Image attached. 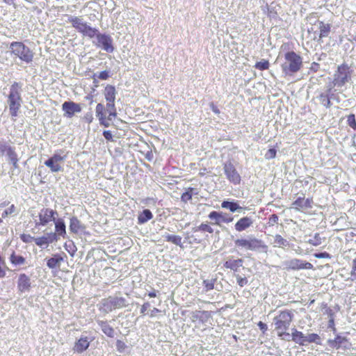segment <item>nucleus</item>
<instances>
[{
  "label": "nucleus",
  "instance_id": "obj_12",
  "mask_svg": "<svg viewBox=\"0 0 356 356\" xmlns=\"http://www.w3.org/2000/svg\"><path fill=\"white\" fill-rule=\"evenodd\" d=\"M285 269L286 270H300L303 269L313 270L312 264L297 258L292 259L285 262Z\"/></svg>",
  "mask_w": 356,
  "mask_h": 356
},
{
  "label": "nucleus",
  "instance_id": "obj_43",
  "mask_svg": "<svg viewBox=\"0 0 356 356\" xmlns=\"http://www.w3.org/2000/svg\"><path fill=\"white\" fill-rule=\"evenodd\" d=\"M19 238L25 243L35 242V237L29 234H22Z\"/></svg>",
  "mask_w": 356,
  "mask_h": 356
},
{
  "label": "nucleus",
  "instance_id": "obj_32",
  "mask_svg": "<svg viewBox=\"0 0 356 356\" xmlns=\"http://www.w3.org/2000/svg\"><path fill=\"white\" fill-rule=\"evenodd\" d=\"M81 106L72 102H65L63 104V110L65 111H81Z\"/></svg>",
  "mask_w": 356,
  "mask_h": 356
},
{
  "label": "nucleus",
  "instance_id": "obj_42",
  "mask_svg": "<svg viewBox=\"0 0 356 356\" xmlns=\"http://www.w3.org/2000/svg\"><path fill=\"white\" fill-rule=\"evenodd\" d=\"M70 229L72 232L76 233L79 229V221L74 218L70 221Z\"/></svg>",
  "mask_w": 356,
  "mask_h": 356
},
{
  "label": "nucleus",
  "instance_id": "obj_25",
  "mask_svg": "<svg viewBox=\"0 0 356 356\" xmlns=\"http://www.w3.org/2000/svg\"><path fill=\"white\" fill-rule=\"evenodd\" d=\"M98 325L100 326L102 332L108 337L113 338L115 335V330L107 321H99Z\"/></svg>",
  "mask_w": 356,
  "mask_h": 356
},
{
  "label": "nucleus",
  "instance_id": "obj_2",
  "mask_svg": "<svg viewBox=\"0 0 356 356\" xmlns=\"http://www.w3.org/2000/svg\"><path fill=\"white\" fill-rule=\"evenodd\" d=\"M302 67V58L293 51L284 54V61L281 65L282 72L285 76H293Z\"/></svg>",
  "mask_w": 356,
  "mask_h": 356
},
{
  "label": "nucleus",
  "instance_id": "obj_17",
  "mask_svg": "<svg viewBox=\"0 0 356 356\" xmlns=\"http://www.w3.org/2000/svg\"><path fill=\"white\" fill-rule=\"evenodd\" d=\"M90 344V341L88 340V337L81 336L75 341L73 350L75 353L81 354L89 348Z\"/></svg>",
  "mask_w": 356,
  "mask_h": 356
},
{
  "label": "nucleus",
  "instance_id": "obj_26",
  "mask_svg": "<svg viewBox=\"0 0 356 356\" xmlns=\"http://www.w3.org/2000/svg\"><path fill=\"white\" fill-rule=\"evenodd\" d=\"M348 341V339L346 337L337 335L334 339L329 340L328 343L331 347L339 349L342 343Z\"/></svg>",
  "mask_w": 356,
  "mask_h": 356
},
{
  "label": "nucleus",
  "instance_id": "obj_50",
  "mask_svg": "<svg viewBox=\"0 0 356 356\" xmlns=\"http://www.w3.org/2000/svg\"><path fill=\"white\" fill-rule=\"evenodd\" d=\"M116 348L117 350L122 353L124 350V349L127 348L126 344L121 340H117L116 341Z\"/></svg>",
  "mask_w": 356,
  "mask_h": 356
},
{
  "label": "nucleus",
  "instance_id": "obj_46",
  "mask_svg": "<svg viewBox=\"0 0 356 356\" xmlns=\"http://www.w3.org/2000/svg\"><path fill=\"white\" fill-rule=\"evenodd\" d=\"M235 277L236 278L237 284L241 287L244 286L248 282V279L245 277H241L239 275H235Z\"/></svg>",
  "mask_w": 356,
  "mask_h": 356
},
{
  "label": "nucleus",
  "instance_id": "obj_8",
  "mask_svg": "<svg viewBox=\"0 0 356 356\" xmlns=\"http://www.w3.org/2000/svg\"><path fill=\"white\" fill-rule=\"evenodd\" d=\"M21 90L22 84L20 83L14 82L10 86L8 97V104L10 111H17L20 108L22 103Z\"/></svg>",
  "mask_w": 356,
  "mask_h": 356
},
{
  "label": "nucleus",
  "instance_id": "obj_53",
  "mask_svg": "<svg viewBox=\"0 0 356 356\" xmlns=\"http://www.w3.org/2000/svg\"><path fill=\"white\" fill-rule=\"evenodd\" d=\"M257 325L258 327H259V329L262 331L263 334H265L266 332L268 330V326L266 323H263L262 321H259L258 323H257Z\"/></svg>",
  "mask_w": 356,
  "mask_h": 356
},
{
  "label": "nucleus",
  "instance_id": "obj_30",
  "mask_svg": "<svg viewBox=\"0 0 356 356\" xmlns=\"http://www.w3.org/2000/svg\"><path fill=\"white\" fill-rule=\"evenodd\" d=\"M55 235L65 236L66 234L65 225L63 220L59 219L55 221Z\"/></svg>",
  "mask_w": 356,
  "mask_h": 356
},
{
  "label": "nucleus",
  "instance_id": "obj_36",
  "mask_svg": "<svg viewBox=\"0 0 356 356\" xmlns=\"http://www.w3.org/2000/svg\"><path fill=\"white\" fill-rule=\"evenodd\" d=\"M193 232H202L213 234V229L208 223H201L199 226L193 228Z\"/></svg>",
  "mask_w": 356,
  "mask_h": 356
},
{
  "label": "nucleus",
  "instance_id": "obj_45",
  "mask_svg": "<svg viewBox=\"0 0 356 356\" xmlns=\"http://www.w3.org/2000/svg\"><path fill=\"white\" fill-rule=\"evenodd\" d=\"M16 211V207L14 204H12L8 207L7 209H6L3 213H2V218H6L8 216L12 215Z\"/></svg>",
  "mask_w": 356,
  "mask_h": 356
},
{
  "label": "nucleus",
  "instance_id": "obj_5",
  "mask_svg": "<svg viewBox=\"0 0 356 356\" xmlns=\"http://www.w3.org/2000/svg\"><path fill=\"white\" fill-rule=\"evenodd\" d=\"M354 70L346 63L337 66L333 76V84L337 87H343L352 79Z\"/></svg>",
  "mask_w": 356,
  "mask_h": 356
},
{
  "label": "nucleus",
  "instance_id": "obj_19",
  "mask_svg": "<svg viewBox=\"0 0 356 356\" xmlns=\"http://www.w3.org/2000/svg\"><path fill=\"white\" fill-rule=\"evenodd\" d=\"M243 260L242 259H232L229 258L226 260L223 266L225 268L229 269L233 272H237L238 268L243 266Z\"/></svg>",
  "mask_w": 356,
  "mask_h": 356
},
{
  "label": "nucleus",
  "instance_id": "obj_11",
  "mask_svg": "<svg viewBox=\"0 0 356 356\" xmlns=\"http://www.w3.org/2000/svg\"><path fill=\"white\" fill-rule=\"evenodd\" d=\"M313 197L305 198L303 195L302 197H298L292 202L291 208L296 211L306 213L313 208Z\"/></svg>",
  "mask_w": 356,
  "mask_h": 356
},
{
  "label": "nucleus",
  "instance_id": "obj_35",
  "mask_svg": "<svg viewBox=\"0 0 356 356\" xmlns=\"http://www.w3.org/2000/svg\"><path fill=\"white\" fill-rule=\"evenodd\" d=\"M221 207L225 209H229L230 211L234 212L238 209H241L242 208L238 206L236 202H229V201H223L222 202Z\"/></svg>",
  "mask_w": 356,
  "mask_h": 356
},
{
  "label": "nucleus",
  "instance_id": "obj_56",
  "mask_svg": "<svg viewBox=\"0 0 356 356\" xmlns=\"http://www.w3.org/2000/svg\"><path fill=\"white\" fill-rule=\"evenodd\" d=\"M149 306H150V305L148 302L143 303L140 308V313L143 315H145V312L147 310V309L149 307Z\"/></svg>",
  "mask_w": 356,
  "mask_h": 356
},
{
  "label": "nucleus",
  "instance_id": "obj_41",
  "mask_svg": "<svg viewBox=\"0 0 356 356\" xmlns=\"http://www.w3.org/2000/svg\"><path fill=\"white\" fill-rule=\"evenodd\" d=\"M97 77L101 80H107L110 77V74H109V72L106 70L101 72L98 75H97L96 74H94L92 76L94 83L96 82Z\"/></svg>",
  "mask_w": 356,
  "mask_h": 356
},
{
  "label": "nucleus",
  "instance_id": "obj_13",
  "mask_svg": "<svg viewBox=\"0 0 356 356\" xmlns=\"http://www.w3.org/2000/svg\"><path fill=\"white\" fill-rule=\"evenodd\" d=\"M65 156L55 153L49 159L45 161L44 165L48 167L52 172H57L62 170L60 163L63 161Z\"/></svg>",
  "mask_w": 356,
  "mask_h": 356
},
{
  "label": "nucleus",
  "instance_id": "obj_37",
  "mask_svg": "<svg viewBox=\"0 0 356 356\" xmlns=\"http://www.w3.org/2000/svg\"><path fill=\"white\" fill-rule=\"evenodd\" d=\"M315 343L316 344H321V337L318 334L312 333L306 336V343Z\"/></svg>",
  "mask_w": 356,
  "mask_h": 356
},
{
  "label": "nucleus",
  "instance_id": "obj_64",
  "mask_svg": "<svg viewBox=\"0 0 356 356\" xmlns=\"http://www.w3.org/2000/svg\"><path fill=\"white\" fill-rule=\"evenodd\" d=\"M326 312H327V314H328L330 315H332V309L327 308Z\"/></svg>",
  "mask_w": 356,
  "mask_h": 356
},
{
  "label": "nucleus",
  "instance_id": "obj_33",
  "mask_svg": "<svg viewBox=\"0 0 356 356\" xmlns=\"http://www.w3.org/2000/svg\"><path fill=\"white\" fill-rule=\"evenodd\" d=\"M10 262L15 266L23 265L25 263V258L21 255L16 254L13 252L10 257Z\"/></svg>",
  "mask_w": 356,
  "mask_h": 356
},
{
  "label": "nucleus",
  "instance_id": "obj_3",
  "mask_svg": "<svg viewBox=\"0 0 356 356\" xmlns=\"http://www.w3.org/2000/svg\"><path fill=\"white\" fill-rule=\"evenodd\" d=\"M10 52L15 58L27 64L33 60L34 52L22 42H12L10 44Z\"/></svg>",
  "mask_w": 356,
  "mask_h": 356
},
{
  "label": "nucleus",
  "instance_id": "obj_10",
  "mask_svg": "<svg viewBox=\"0 0 356 356\" xmlns=\"http://www.w3.org/2000/svg\"><path fill=\"white\" fill-rule=\"evenodd\" d=\"M69 22L76 30L85 36L92 38L97 35V33H98L97 29L88 25L87 23L83 22L80 17H72L69 19Z\"/></svg>",
  "mask_w": 356,
  "mask_h": 356
},
{
  "label": "nucleus",
  "instance_id": "obj_54",
  "mask_svg": "<svg viewBox=\"0 0 356 356\" xmlns=\"http://www.w3.org/2000/svg\"><path fill=\"white\" fill-rule=\"evenodd\" d=\"M278 216L276 214H272L269 218V223L274 225L278 222Z\"/></svg>",
  "mask_w": 356,
  "mask_h": 356
},
{
  "label": "nucleus",
  "instance_id": "obj_4",
  "mask_svg": "<svg viewBox=\"0 0 356 356\" xmlns=\"http://www.w3.org/2000/svg\"><path fill=\"white\" fill-rule=\"evenodd\" d=\"M235 247L245 250H264L266 251L268 246L261 239L255 237H242L234 241Z\"/></svg>",
  "mask_w": 356,
  "mask_h": 356
},
{
  "label": "nucleus",
  "instance_id": "obj_47",
  "mask_svg": "<svg viewBox=\"0 0 356 356\" xmlns=\"http://www.w3.org/2000/svg\"><path fill=\"white\" fill-rule=\"evenodd\" d=\"M347 121H348V125L355 130L356 129V120H355V115L350 114L348 116Z\"/></svg>",
  "mask_w": 356,
  "mask_h": 356
},
{
  "label": "nucleus",
  "instance_id": "obj_14",
  "mask_svg": "<svg viewBox=\"0 0 356 356\" xmlns=\"http://www.w3.org/2000/svg\"><path fill=\"white\" fill-rule=\"evenodd\" d=\"M224 171L227 179L234 184H238L241 182V176L232 163L224 165Z\"/></svg>",
  "mask_w": 356,
  "mask_h": 356
},
{
  "label": "nucleus",
  "instance_id": "obj_51",
  "mask_svg": "<svg viewBox=\"0 0 356 356\" xmlns=\"http://www.w3.org/2000/svg\"><path fill=\"white\" fill-rule=\"evenodd\" d=\"M314 256L318 259H330L331 258L330 254L327 252L315 253L314 254Z\"/></svg>",
  "mask_w": 356,
  "mask_h": 356
},
{
  "label": "nucleus",
  "instance_id": "obj_62",
  "mask_svg": "<svg viewBox=\"0 0 356 356\" xmlns=\"http://www.w3.org/2000/svg\"><path fill=\"white\" fill-rule=\"evenodd\" d=\"M3 1L7 4H12L14 2V0H3Z\"/></svg>",
  "mask_w": 356,
  "mask_h": 356
},
{
  "label": "nucleus",
  "instance_id": "obj_39",
  "mask_svg": "<svg viewBox=\"0 0 356 356\" xmlns=\"http://www.w3.org/2000/svg\"><path fill=\"white\" fill-rule=\"evenodd\" d=\"M193 188H188L186 191L183 193L181 196V201L184 202H187L188 201L191 200L193 196Z\"/></svg>",
  "mask_w": 356,
  "mask_h": 356
},
{
  "label": "nucleus",
  "instance_id": "obj_22",
  "mask_svg": "<svg viewBox=\"0 0 356 356\" xmlns=\"http://www.w3.org/2000/svg\"><path fill=\"white\" fill-rule=\"evenodd\" d=\"M211 318V314L208 311H195L191 314L193 322L199 321L202 323L207 322Z\"/></svg>",
  "mask_w": 356,
  "mask_h": 356
},
{
  "label": "nucleus",
  "instance_id": "obj_61",
  "mask_svg": "<svg viewBox=\"0 0 356 356\" xmlns=\"http://www.w3.org/2000/svg\"><path fill=\"white\" fill-rule=\"evenodd\" d=\"M6 147H7V146L1 145L0 143V150H1V152H4L6 149Z\"/></svg>",
  "mask_w": 356,
  "mask_h": 356
},
{
  "label": "nucleus",
  "instance_id": "obj_55",
  "mask_svg": "<svg viewBox=\"0 0 356 356\" xmlns=\"http://www.w3.org/2000/svg\"><path fill=\"white\" fill-rule=\"evenodd\" d=\"M320 65L318 63L313 62L311 64L310 70L313 72H316L319 70Z\"/></svg>",
  "mask_w": 356,
  "mask_h": 356
},
{
  "label": "nucleus",
  "instance_id": "obj_7",
  "mask_svg": "<svg viewBox=\"0 0 356 356\" xmlns=\"http://www.w3.org/2000/svg\"><path fill=\"white\" fill-rule=\"evenodd\" d=\"M116 90L115 86L112 85H107L104 90V96L105 99V104L103 103L97 105L96 111H115V101Z\"/></svg>",
  "mask_w": 356,
  "mask_h": 356
},
{
  "label": "nucleus",
  "instance_id": "obj_48",
  "mask_svg": "<svg viewBox=\"0 0 356 356\" xmlns=\"http://www.w3.org/2000/svg\"><path fill=\"white\" fill-rule=\"evenodd\" d=\"M275 243L278 246H284L286 244V241L281 235L277 234L275 236Z\"/></svg>",
  "mask_w": 356,
  "mask_h": 356
},
{
  "label": "nucleus",
  "instance_id": "obj_9",
  "mask_svg": "<svg viewBox=\"0 0 356 356\" xmlns=\"http://www.w3.org/2000/svg\"><path fill=\"white\" fill-rule=\"evenodd\" d=\"M58 213L56 210L50 208H42L38 212V216L34 219L35 227L47 226L49 222L56 220Z\"/></svg>",
  "mask_w": 356,
  "mask_h": 356
},
{
  "label": "nucleus",
  "instance_id": "obj_18",
  "mask_svg": "<svg viewBox=\"0 0 356 356\" xmlns=\"http://www.w3.org/2000/svg\"><path fill=\"white\" fill-rule=\"evenodd\" d=\"M97 42L99 46H101L105 51L108 52H112L113 51V47L112 45L111 38L104 34H98L97 33Z\"/></svg>",
  "mask_w": 356,
  "mask_h": 356
},
{
  "label": "nucleus",
  "instance_id": "obj_28",
  "mask_svg": "<svg viewBox=\"0 0 356 356\" xmlns=\"http://www.w3.org/2000/svg\"><path fill=\"white\" fill-rule=\"evenodd\" d=\"M63 261V258L60 254H56L47 260V265L49 268H58Z\"/></svg>",
  "mask_w": 356,
  "mask_h": 356
},
{
  "label": "nucleus",
  "instance_id": "obj_49",
  "mask_svg": "<svg viewBox=\"0 0 356 356\" xmlns=\"http://www.w3.org/2000/svg\"><path fill=\"white\" fill-rule=\"evenodd\" d=\"M277 151L274 148L269 149L265 154V158L268 160L274 159L276 156Z\"/></svg>",
  "mask_w": 356,
  "mask_h": 356
},
{
  "label": "nucleus",
  "instance_id": "obj_44",
  "mask_svg": "<svg viewBox=\"0 0 356 356\" xmlns=\"http://www.w3.org/2000/svg\"><path fill=\"white\" fill-rule=\"evenodd\" d=\"M321 103L324 105L326 108L329 107L330 101L327 95L321 94L319 97Z\"/></svg>",
  "mask_w": 356,
  "mask_h": 356
},
{
  "label": "nucleus",
  "instance_id": "obj_38",
  "mask_svg": "<svg viewBox=\"0 0 356 356\" xmlns=\"http://www.w3.org/2000/svg\"><path fill=\"white\" fill-rule=\"evenodd\" d=\"M270 67V63L268 60L262 59L261 60L257 62L254 65V67L259 70H266Z\"/></svg>",
  "mask_w": 356,
  "mask_h": 356
},
{
  "label": "nucleus",
  "instance_id": "obj_20",
  "mask_svg": "<svg viewBox=\"0 0 356 356\" xmlns=\"http://www.w3.org/2000/svg\"><path fill=\"white\" fill-rule=\"evenodd\" d=\"M98 118L101 124L108 127L113 124V119L115 118L117 113H97Z\"/></svg>",
  "mask_w": 356,
  "mask_h": 356
},
{
  "label": "nucleus",
  "instance_id": "obj_60",
  "mask_svg": "<svg viewBox=\"0 0 356 356\" xmlns=\"http://www.w3.org/2000/svg\"><path fill=\"white\" fill-rule=\"evenodd\" d=\"M157 291L153 290L152 291H150L147 295L149 298H155L157 296Z\"/></svg>",
  "mask_w": 356,
  "mask_h": 356
},
{
  "label": "nucleus",
  "instance_id": "obj_63",
  "mask_svg": "<svg viewBox=\"0 0 356 356\" xmlns=\"http://www.w3.org/2000/svg\"><path fill=\"white\" fill-rule=\"evenodd\" d=\"M74 113H71V112L65 113V115L67 118H72L74 115Z\"/></svg>",
  "mask_w": 356,
  "mask_h": 356
},
{
  "label": "nucleus",
  "instance_id": "obj_31",
  "mask_svg": "<svg viewBox=\"0 0 356 356\" xmlns=\"http://www.w3.org/2000/svg\"><path fill=\"white\" fill-rule=\"evenodd\" d=\"M319 38H326L328 36L330 30H331V26L330 24H325L323 22L321 21L319 22Z\"/></svg>",
  "mask_w": 356,
  "mask_h": 356
},
{
  "label": "nucleus",
  "instance_id": "obj_57",
  "mask_svg": "<svg viewBox=\"0 0 356 356\" xmlns=\"http://www.w3.org/2000/svg\"><path fill=\"white\" fill-rule=\"evenodd\" d=\"M103 135L107 140H113V136L110 131H104Z\"/></svg>",
  "mask_w": 356,
  "mask_h": 356
},
{
  "label": "nucleus",
  "instance_id": "obj_58",
  "mask_svg": "<svg viewBox=\"0 0 356 356\" xmlns=\"http://www.w3.org/2000/svg\"><path fill=\"white\" fill-rule=\"evenodd\" d=\"M351 275L356 278V257L353 260Z\"/></svg>",
  "mask_w": 356,
  "mask_h": 356
},
{
  "label": "nucleus",
  "instance_id": "obj_52",
  "mask_svg": "<svg viewBox=\"0 0 356 356\" xmlns=\"http://www.w3.org/2000/svg\"><path fill=\"white\" fill-rule=\"evenodd\" d=\"M309 243L312 244L314 246L319 245L321 243V238L319 237V234H316L314 236V240H310Z\"/></svg>",
  "mask_w": 356,
  "mask_h": 356
},
{
  "label": "nucleus",
  "instance_id": "obj_34",
  "mask_svg": "<svg viewBox=\"0 0 356 356\" xmlns=\"http://www.w3.org/2000/svg\"><path fill=\"white\" fill-rule=\"evenodd\" d=\"M165 238L166 241L170 242L176 245L182 247V238L180 236L168 234L165 236Z\"/></svg>",
  "mask_w": 356,
  "mask_h": 356
},
{
  "label": "nucleus",
  "instance_id": "obj_24",
  "mask_svg": "<svg viewBox=\"0 0 356 356\" xmlns=\"http://www.w3.org/2000/svg\"><path fill=\"white\" fill-rule=\"evenodd\" d=\"M292 341L300 346L306 345V336L300 331L294 328L291 332Z\"/></svg>",
  "mask_w": 356,
  "mask_h": 356
},
{
  "label": "nucleus",
  "instance_id": "obj_1",
  "mask_svg": "<svg viewBox=\"0 0 356 356\" xmlns=\"http://www.w3.org/2000/svg\"><path fill=\"white\" fill-rule=\"evenodd\" d=\"M294 314L291 310L283 309L273 318L275 330L281 339H286L290 336L288 330L293 321Z\"/></svg>",
  "mask_w": 356,
  "mask_h": 356
},
{
  "label": "nucleus",
  "instance_id": "obj_15",
  "mask_svg": "<svg viewBox=\"0 0 356 356\" xmlns=\"http://www.w3.org/2000/svg\"><path fill=\"white\" fill-rule=\"evenodd\" d=\"M209 218L211 220H214L213 225H221L222 222L229 223L233 220V218L222 212H218L213 211L209 214Z\"/></svg>",
  "mask_w": 356,
  "mask_h": 356
},
{
  "label": "nucleus",
  "instance_id": "obj_40",
  "mask_svg": "<svg viewBox=\"0 0 356 356\" xmlns=\"http://www.w3.org/2000/svg\"><path fill=\"white\" fill-rule=\"evenodd\" d=\"M216 279L205 280L203 281V286L207 291L213 289Z\"/></svg>",
  "mask_w": 356,
  "mask_h": 356
},
{
  "label": "nucleus",
  "instance_id": "obj_29",
  "mask_svg": "<svg viewBox=\"0 0 356 356\" xmlns=\"http://www.w3.org/2000/svg\"><path fill=\"white\" fill-rule=\"evenodd\" d=\"M5 152H6V154L14 168H18V157L15 150L10 147H7Z\"/></svg>",
  "mask_w": 356,
  "mask_h": 356
},
{
  "label": "nucleus",
  "instance_id": "obj_59",
  "mask_svg": "<svg viewBox=\"0 0 356 356\" xmlns=\"http://www.w3.org/2000/svg\"><path fill=\"white\" fill-rule=\"evenodd\" d=\"M160 312H161V311L159 309L154 307L151 310L149 316L151 318L154 317L158 313Z\"/></svg>",
  "mask_w": 356,
  "mask_h": 356
},
{
  "label": "nucleus",
  "instance_id": "obj_21",
  "mask_svg": "<svg viewBox=\"0 0 356 356\" xmlns=\"http://www.w3.org/2000/svg\"><path fill=\"white\" fill-rule=\"evenodd\" d=\"M253 224V221L251 218L245 216L240 218L235 224V229L237 232H243L250 227H251Z\"/></svg>",
  "mask_w": 356,
  "mask_h": 356
},
{
  "label": "nucleus",
  "instance_id": "obj_6",
  "mask_svg": "<svg viewBox=\"0 0 356 356\" xmlns=\"http://www.w3.org/2000/svg\"><path fill=\"white\" fill-rule=\"evenodd\" d=\"M127 305V300L124 298L108 296L102 300L99 306V310L103 313L107 314L113 310L125 307Z\"/></svg>",
  "mask_w": 356,
  "mask_h": 356
},
{
  "label": "nucleus",
  "instance_id": "obj_27",
  "mask_svg": "<svg viewBox=\"0 0 356 356\" xmlns=\"http://www.w3.org/2000/svg\"><path fill=\"white\" fill-rule=\"evenodd\" d=\"M153 218V214L149 209H144L138 214V223L141 225L147 222Z\"/></svg>",
  "mask_w": 356,
  "mask_h": 356
},
{
  "label": "nucleus",
  "instance_id": "obj_16",
  "mask_svg": "<svg viewBox=\"0 0 356 356\" xmlns=\"http://www.w3.org/2000/svg\"><path fill=\"white\" fill-rule=\"evenodd\" d=\"M31 288L30 277L25 273L19 274L17 280V289L20 293L29 292Z\"/></svg>",
  "mask_w": 356,
  "mask_h": 356
},
{
  "label": "nucleus",
  "instance_id": "obj_23",
  "mask_svg": "<svg viewBox=\"0 0 356 356\" xmlns=\"http://www.w3.org/2000/svg\"><path fill=\"white\" fill-rule=\"evenodd\" d=\"M57 241L55 234L49 233L47 236L35 238V243L39 247L47 246L49 243Z\"/></svg>",
  "mask_w": 356,
  "mask_h": 356
}]
</instances>
